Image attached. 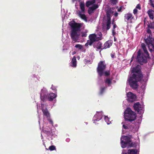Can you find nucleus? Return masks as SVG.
<instances>
[{"instance_id":"f257e3e1","label":"nucleus","mask_w":154,"mask_h":154,"mask_svg":"<svg viewBox=\"0 0 154 154\" xmlns=\"http://www.w3.org/2000/svg\"><path fill=\"white\" fill-rule=\"evenodd\" d=\"M132 72L134 73L128 79V82L131 87L134 89H136L139 86L137 82L141 81L143 75L141 70L137 68H133Z\"/></svg>"},{"instance_id":"f03ea898","label":"nucleus","mask_w":154,"mask_h":154,"mask_svg":"<svg viewBox=\"0 0 154 154\" xmlns=\"http://www.w3.org/2000/svg\"><path fill=\"white\" fill-rule=\"evenodd\" d=\"M69 24L71 29V38L73 41L76 42L79 39L81 28L84 24L83 23H77L74 21H70Z\"/></svg>"},{"instance_id":"7ed1b4c3","label":"nucleus","mask_w":154,"mask_h":154,"mask_svg":"<svg viewBox=\"0 0 154 154\" xmlns=\"http://www.w3.org/2000/svg\"><path fill=\"white\" fill-rule=\"evenodd\" d=\"M142 48L143 49L144 54L140 50L137 52V60L140 64L146 63L147 62V59L149 57V54L147 51L145 45L143 43L141 44Z\"/></svg>"},{"instance_id":"20e7f679","label":"nucleus","mask_w":154,"mask_h":154,"mask_svg":"<svg viewBox=\"0 0 154 154\" xmlns=\"http://www.w3.org/2000/svg\"><path fill=\"white\" fill-rule=\"evenodd\" d=\"M57 97V95L54 93H51L48 94L47 90L43 88L40 93V98L43 102H45L47 100L50 101H52Z\"/></svg>"},{"instance_id":"39448f33","label":"nucleus","mask_w":154,"mask_h":154,"mask_svg":"<svg viewBox=\"0 0 154 154\" xmlns=\"http://www.w3.org/2000/svg\"><path fill=\"white\" fill-rule=\"evenodd\" d=\"M136 113L130 108H127L124 112V118L126 121L131 122L134 121L136 119Z\"/></svg>"},{"instance_id":"423d86ee","label":"nucleus","mask_w":154,"mask_h":154,"mask_svg":"<svg viewBox=\"0 0 154 154\" xmlns=\"http://www.w3.org/2000/svg\"><path fill=\"white\" fill-rule=\"evenodd\" d=\"M106 68V64L104 61H101L98 64L97 69V72L100 77L104 74V71Z\"/></svg>"},{"instance_id":"0eeeda50","label":"nucleus","mask_w":154,"mask_h":154,"mask_svg":"<svg viewBox=\"0 0 154 154\" xmlns=\"http://www.w3.org/2000/svg\"><path fill=\"white\" fill-rule=\"evenodd\" d=\"M133 107L135 110L140 114L142 113L143 112L142 106L139 102L134 103Z\"/></svg>"},{"instance_id":"6e6552de","label":"nucleus","mask_w":154,"mask_h":154,"mask_svg":"<svg viewBox=\"0 0 154 154\" xmlns=\"http://www.w3.org/2000/svg\"><path fill=\"white\" fill-rule=\"evenodd\" d=\"M124 20L125 21H128L131 23H132V20L134 19V17L131 13H128L124 15Z\"/></svg>"},{"instance_id":"1a4fd4ad","label":"nucleus","mask_w":154,"mask_h":154,"mask_svg":"<svg viewBox=\"0 0 154 154\" xmlns=\"http://www.w3.org/2000/svg\"><path fill=\"white\" fill-rule=\"evenodd\" d=\"M127 97L128 101L130 102H133L136 99V96L131 92L127 93Z\"/></svg>"},{"instance_id":"9d476101","label":"nucleus","mask_w":154,"mask_h":154,"mask_svg":"<svg viewBox=\"0 0 154 154\" xmlns=\"http://www.w3.org/2000/svg\"><path fill=\"white\" fill-rule=\"evenodd\" d=\"M89 40L94 42L98 41L101 39V37H97L95 34H92L90 35L89 36Z\"/></svg>"},{"instance_id":"9b49d317","label":"nucleus","mask_w":154,"mask_h":154,"mask_svg":"<svg viewBox=\"0 0 154 154\" xmlns=\"http://www.w3.org/2000/svg\"><path fill=\"white\" fill-rule=\"evenodd\" d=\"M41 107L44 115L47 118L49 117H50V114L46 107H45L44 104L42 103L41 104Z\"/></svg>"},{"instance_id":"f8f14e48","label":"nucleus","mask_w":154,"mask_h":154,"mask_svg":"<svg viewBox=\"0 0 154 154\" xmlns=\"http://www.w3.org/2000/svg\"><path fill=\"white\" fill-rule=\"evenodd\" d=\"M111 20H106L105 24L103 25V27L105 28L106 30H108L111 27Z\"/></svg>"},{"instance_id":"ddd939ff","label":"nucleus","mask_w":154,"mask_h":154,"mask_svg":"<svg viewBox=\"0 0 154 154\" xmlns=\"http://www.w3.org/2000/svg\"><path fill=\"white\" fill-rule=\"evenodd\" d=\"M124 141L129 143H130V147H133L134 146V144L131 142V138L127 136H123L122 138Z\"/></svg>"},{"instance_id":"4468645a","label":"nucleus","mask_w":154,"mask_h":154,"mask_svg":"<svg viewBox=\"0 0 154 154\" xmlns=\"http://www.w3.org/2000/svg\"><path fill=\"white\" fill-rule=\"evenodd\" d=\"M112 43L110 41H108L106 42L104 44L102 49H104L109 48L112 45Z\"/></svg>"},{"instance_id":"2eb2a0df","label":"nucleus","mask_w":154,"mask_h":154,"mask_svg":"<svg viewBox=\"0 0 154 154\" xmlns=\"http://www.w3.org/2000/svg\"><path fill=\"white\" fill-rule=\"evenodd\" d=\"M147 13L150 19L153 20L154 18V11L151 9L147 11Z\"/></svg>"},{"instance_id":"dca6fc26","label":"nucleus","mask_w":154,"mask_h":154,"mask_svg":"<svg viewBox=\"0 0 154 154\" xmlns=\"http://www.w3.org/2000/svg\"><path fill=\"white\" fill-rule=\"evenodd\" d=\"M102 44L100 42H98L97 44V45H96L95 43L94 44V48H96L98 49H101V50H103V46H102Z\"/></svg>"},{"instance_id":"f3484780","label":"nucleus","mask_w":154,"mask_h":154,"mask_svg":"<svg viewBox=\"0 0 154 154\" xmlns=\"http://www.w3.org/2000/svg\"><path fill=\"white\" fill-rule=\"evenodd\" d=\"M121 140L122 147V148H125L128 146V148L130 147V143H128L127 142H125L124 140H122V139H121Z\"/></svg>"},{"instance_id":"a211bd4d","label":"nucleus","mask_w":154,"mask_h":154,"mask_svg":"<svg viewBox=\"0 0 154 154\" xmlns=\"http://www.w3.org/2000/svg\"><path fill=\"white\" fill-rule=\"evenodd\" d=\"M113 11H112L110 10H107L106 12L107 19L111 20V17L112 16Z\"/></svg>"},{"instance_id":"6ab92c4d","label":"nucleus","mask_w":154,"mask_h":154,"mask_svg":"<svg viewBox=\"0 0 154 154\" xmlns=\"http://www.w3.org/2000/svg\"><path fill=\"white\" fill-rule=\"evenodd\" d=\"M95 2L96 1L95 0H92L88 1L86 2V6L87 7H89L90 5H94L95 3Z\"/></svg>"},{"instance_id":"aec40b11","label":"nucleus","mask_w":154,"mask_h":154,"mask_svg":"<svg viewBox=\"0 0 154 154\" xmlns=\"http://www.w3.org/2000/svg\"><path fill=\"white\" fill-rule=\"evenodd\" d=\"M137 150L136 149H129L128 150V154H137Z\"/></svg>"},{"instance_id":"412c9836","label":"nucleus","mask_w":154,"mask_h":154,"mask_svg":"<svg viewBox=\"0 0 154 154\" xmlns=\"http://www.w3.org/2000/svg\"><path fill=\"white\" fill-rule=\"evenodd\" d=\"M72 64V66L74 67H75L76 66V58L74 56L72 58L71 62Z\"/></svg>"},{"instance_id":"4be33fe9","label":"nucleus","mask_w":154,"mask_h":154,"mask_svg":"<svg viewBox=\"0 0 154 154\" xmlns=\"http://www.w3.org/2000/svg\"><path fill=\"white\" fill-rule=\"evenodd\" d=\"M43 132L46 134L48 136H50L52 133V131L51 130H46L45 128H44L43 129Z\"/></svg>"},{"instance_id":"5701e85b","label":"nucleus","mask_w":154,"mask_h":154,"mask_svg":"<svg viewBox=\"0 0 154 154\" xmlns=\"http://www.w3.org/2000/svg\"><path fill=\"white\" fill-rule=\"evenodd\" d=\"M79 16L83 20L87 21V18L85 14H82L81 12H79Z\"/></svg>"},{"instance_id":"b1692460","label":"nucleus","mask_w":154,"mask_h":154,"mask_svg":"<svg viewBox=\"0 0 154 154\" xmlns=\"http://www.w3.org/2000/svg\"><path fill=\"white\" fill-rule=\"evenodd\" d=\"M80 6L82 11L83 13H84L85 11L84 4V3H82V2H81L80 4Z\"/></svg>"},{"instance_id":"393cba45","label":"nucleus","mask_w":154,"mask_h":154,"mask_svg":"<svg viewBox=\"0 0 154 154\" xmlns=\"http://www.w3.org/2000/svg\"><path fill=\"white\" fill-rule=\"evenodd\" d=\"M88 30L87 29H85L84 31L81 32L82 35L81 36L82 37H85L87 36V33L88 32Z\"/></svg>"},{"instance_id":"a878e982","label":"nucleus","mask_w":154,"mask_h":154,"mask_svg":"<svg viewBox=\"0 0 154 154\" xmlns=\"http://www.w3.org/2000/svg\"><path fill=\"white\" fill-rule=\"evenodd\" d=\"M105 82L107 84L108 86H110L112 83L111 80L109 78H107L105 80Z\"/></svg>"},{"instance_id":"bb28decb","label":"nucleus","mask_w":154,"mask_h":154,"mask_svg":"<svg viewBox=\"0 0 154 154\" xmlns=\"http://www.w3.org/2000/svg\"><path fill=\"white\" fill-rule=\"evenodd\" d=\"M99 7L98 5L97 4H94L92 6L89 8L91 9L92 11H94Z\"/></svg>"},{"instance_id":"cd10ccee","label":"nucleus","mask_w":154,"mask_h":154,"mask_svg":"<svg viewBox=\"0 0 154 154\" xmlns=\"http://www.w3.org/2000/svg\"><path fill=\"white\" fill-rule=\"evenodd\" d=\"M105 88H106L105 87H103L101 88L100 90V91L99 92V94L100 95H102L103 94V92H104V91H105Z\"/></svg>"},{"instance_id":"c85d7f7f","label":"nucleus","mask_w":154,"mask_h":154,"mask_svg":"<svg viewBox=\"0 0 154 154\" xmlns=\"http://www.w3.org/2000/svg\"><path fill=\"white\" fill-rule=\"evenodd\" d=\"M131 127L132 126H127L124 124L123 125V128L125 129H128L129 128H132ZM134 128V127L133 126L132 127V128Z\"/></svg>"},{"instance_id":"c756f323","label":"nucleus","mask_w":154,"mask_h":154,"mask_svg":"<svg viewBox=\"0 0 154 154\" xmlns=\"http://www.w3.org/2000/svg\"><path fill=\"white\" fill-rule=\"evenodd\" d=\"M148 27L152 29H154V21L149 24Z\"/></svg>"},{"instance_id":"7c9ffc66","label":"nucleus","mask_w":154,"mask_h":154,"mask_svg":"<svg viewBox=\"0 0 154 154\" xmlns=\"http://www.w3.org/2000/svg\"><path fill=\"white\" fill-rule=\"evenodd\" d=\"M49 149L51 151H53L55 149L56 147L52 145L49 146Z\"/></svg>"},{"instance_id":"2f4dec72","label":"nucleus","mask_w":154,"mask_h":154,"mask_svg":"<svg viewBox=\"0 0 154 154\" xmlns=\"http://www.w3.org/2000/svg\"><path fill=\"white\" fill-rule=\"evenodd\" d=\"M75 47L78 48L79 49H81L82 48V46L79 44H77L75 46Z\"/></svg>"},{"instance_id":"473e14b6","label":"nucleus","mask_w":154,"mask_h":154,"mask_svg":"<svg viewBox=\"0 0 154 154\" xmlns=\"http://www.w3.org/2000/svg\"><path fill=\"white\" fill-rule=\"evenodd\" d=\"M87 42L89 45L90 46H91L94 42H93L92 41L89 40H88L87 41Z\"/></svg>"},{"instance_id":"72a5a7b5","label":"nucleus","mask_w":154,"mask_h":154,"mask_svg":"<svg viewBox=\"0 0 154 154\" xmlns=\"http://www.w3.org/2000/svg\"><path fill=\"white\" fill-rule=\"evenodd\" d=\"M111 2L113 5H116L118 2V0H110Z\"/></svg>"},{"instance_id":"f704fd0d","label":"nucleus","mask_w":154,"mask_h":154,"mask_svg":"<svg viewBox=\"0 0 154 154\" xmlns=\"http://www.w3.org/2000/svg\"><path fill=\"white\" fill-rule=\"evenodd\" d=\"M104 74L105 76H108L110 75V72L109 71H106L105 72H104Z\"/></svg>"},{"instance_id":"c9c22d12","label":"nucleus","mask_w":154,"mask_h":154,"mask_svg":"<svg viewBox=\"0 0 154 154\" xmlns=\"http://www.w3.org/2000/svg\"><path fill=\"white\" fill-rule=\"evenodd\" d=\"M93 11H92L91 9L89 7L88 10V13L89 14H91L93 12Z\"/></svg>"},{"instance_id":"e433bc0d","label":"nucleus","mask_w":154,"mask_h":154,"mask_svg":"<svg viewBox=\"0 0 154 154\" xmlns=\"http://www.w3.org/2000/svg\"><path fill=\"white\" fill-rule=\"evenodd\" d=\"M116 32H115V30H112V35L113 36H114L116 34Z\"/></svg>"},{"instance_id":"4c0bfd02","label":"nucleus","mask_w":154,"mask_h":154,"mask_svg":"<svg viewBox=\"0 0 154 154\" xmlns=\"http://www.w3.org/2000/svg\"><path fill=\"white\" fill-rule=\"evenodd\" d=\"M137 10L136 8H135L133 10V13L135 14H136L137 12Z\"/></svg>"},{"instance_id":"58836bf2","label":"nucleus","mask_w":154,"mask_h":154,"mask_svg":"<svg viewBox=\"0 0 154 154\" xmlns=\"http://www.w3.org/2000/svg\"><path fill=\"white\" fill-rule=\"evenodd\" d=\"M150 3H151V6L154 9V4L153 3V2H152L151 0H150Z\"/></svg>"},{"instance_id":"ea45409f","label":"nucleus","mask_w":154,"mask_h":154,"mask_svg":"<svg viewBox=\"0 0 154 154\" xmlns=\"http://www.w3.org/2000/svg\"><path fill=\"white\" fill-rule=\"evenodd\" d=\"M136 8H138L140 10L141 9V7H140V4L137 5L136 7Z\"/></svg>"},{"instance_id":"a19ab883","label":"nucleus","mask_w":154,"mask_h":154,"mask_svg":"<svg viewBox=\"0 0 154 154\" xmlns=\"http://www.w3.org/2000/svg\"><path fill=\"white\" fill-rule=\"evenodd\" d=\"M51 89L53 90H55V91H56L57 90L55 88L53 85H52Z\"/></svg>"},{"instance_id":"79ce46f5","label":"nucleus","mask_w":154,"mask_h":154,"mask_svg":"<svg viewBox=\"0 0 154 154\" xmlns=\"http://www.w3.org/2000/svg\"><path fill=\"white\" fill-rule=\"evenodd\" d=\"M101 118V116L100 115L99 116L98 118H97V119H96L95 120H96L97 121H98L100 120V119Z\"/></svg>"},{"instance_id":"37998d69","label":"nucleus","mask_w":154,"mask_h":154,"mask_svg":"<svg viewBox=\"0 0 154 154\" xmlns=\"http://www.w3.org/2000/svg\"><path fill=\"white\" fill-rule=\"evenodd\" d=\"M122 7H120L118 9V12H121L122 11Z\"/></svg>"},{"instance_id":"c03bdc74","label":"nucleus","mask_w":154,"mask_h":154,"mask_svg":"<svg viewBox=\"0 0 154 154\" xmlns=\"http://www.w3.org/2000/svg\"><path fill=\"white\" fill-rule=\"evenodd\" d=\"M117 25H116V24H115L113 25V29H114V30H115V29L117 27Z\"/></svg>"},{"instance_id":"a18cd8bd","label":"nucleus","mask_w":154,"mask_h":154,"mask_svg":"<svg viewBox=\"0 0 154 154\" xmlns=\"http://www.w3.org/2000/svg\"><path fill=\"white\" fill-rule=\"evenodd\" d=\"M118 13L117 12H116L114 15L116 17H117L118 16Z\"/></svg>"},{"instance_id":"49530a36","label":"nucleus","mask_w":154,"mask_h":154,"mask_svg":"<svg viewBox=\"0 0 154 154\" xmlns=\"http://www.w3.org/2000/svg\"><path fill=\"white\" fill-rule=\"evenodd\" d=\"M49 122L51 124H53V122L51 120V119H50L49 120Z\"/></svg>"},{"instance_id":"de8ad7c7","label":"nucleus","mask_w":154,"mask_h":154,"mask_svg":"<svg viewBox=\"0 0 154 154\" xmlns=\"http://www.w3.org/2000/svg\"><path fill=\"white\" fill-rule=\"evenodd\" d=\"M88 44L87 42L85 45V46L86 47H87L88 45Z\"/></svg>"},{"instance_id":"09e8293b","label":"nucleus","mask_w":154,"mask_h":154,"mask_svg":"<svg viewBox=\"0 0 154 154\" xmlns=\"http://www.w3.org/2000/svg\"><path fill=\"white\" fill-rule=\"evenodd\" d=\"M114 37V41L115 42L116 41V38L115 36H113Z\"/></svg>"},{"instance_id":"8fccbe9b","label":"nucleus","mask_w":154,"mask_h":154,"mask_svg":"<svg viewBox=\"0 0 154 154\" xmlns=\"http://www.w3.org/2000/svg\"><path fill=\"white\" fill-rule=\"evenodd\" d=\"M111 57L112 58H113L114 57V55L112 54H111Z\"/></svg>"},{"instance_id":"3c124183","label":"nucleus","mask_w":154,"mask_h":154,"mask_svg":"<svg viewBox=\"0 0 154 154\" xmlns=\"http://www.w3.org/2000/svg\"><path fill=\"white\" fill-rule=\"evenodd\" d=\"M97 114H96L95 116H94V117H97Z\"/></svg>"}]
</instances>
